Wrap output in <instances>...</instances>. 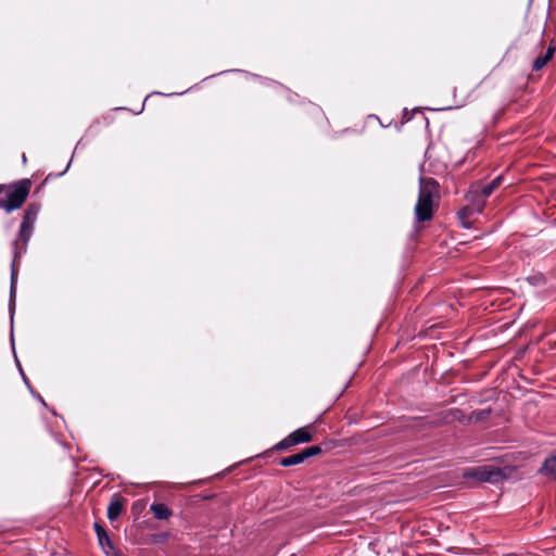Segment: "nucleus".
<instances>
[{"mask_svg": "<svg viewBox=\"0 0 556 556\" xmlns=\"http://www.w3.org/2000/svg\"><path fill=\"white\" fill-rule=\"evenodd\" d=\"M40 211V205L31 203L27 206L24 212V216L21 223L17 239L13 242V261L11 268V287H10V303L9 311L11 315V321H13V315L15 309V283L17 279L16 263L27 250L28 241L31 238L34 226L37 220V216Z\"/></svg>", "mask_w": 556, "mask_h": 556, "instance_id": "obj_1", "label": "nucleus"}, {"mask_svg": "<svg viewBox=\"0 0 556 556\" xmlns=\"http://www.w3.org/2000/svg\"><path fill=\"white\" fill-rule=\"evenodd\" d=\"M439 184L433 178L420 177L419 195L415 206L418 222L429 220L432 217L433 197L438 193Z\"/></svg>", "mask_w": 556, "mask_h": 556, "instance_id": "obj_2", "label": "nucleus"}, {"mask_svg": "<svg viewBox=\"0 0 556 556\" xmlns=\"http://www.w3.org/2000/svg\"><path fill=\"white\" fill-rule=\"evenodd\" d=\"M30 191V181L22 179L18 182L9 186L7 197L0 199V207L7 213L18 210L26 201Z\"/></svg>", "mask_w": 556, "mask_h": 556, "instance_id": "obj_3", "label": "nucleus"}, {"mask_svg": "<svg viewBox=\"0 0 556 556\" xmlns=\"http://www.w3.org/2000/svg\"><path fill=\"white\" fill-rule=\"evenodd\" d=\"M464 477L472 478L479 482L497 483L505 475L501 468L494 465H483L467 470Z\"/></svg>", "mask_w": 556, "mask_h": 556, "instance_id": "obj_4", "label": "nucleus"}, {"mask_svg": "<svg viewBox=\"0 0 556 556\" xmlns=\"http://www.w3.org/2000/svg\"><path fill=\"white\" fill-rule=\"evenodd\" d=\"M313 439L312 433L309 432L307 427H302L290 433V441L293 442L294 445L301 443H308Z\"/></svg>", "mask_w": 556, "mask_h": 556, "instance_id": "obj_5", "label": "nucleus"}, {"mask_svg": "<svg viewBox=\"0 0 556 556\" xmlns=\"http://www.w3.org/2000/svg\"><path fill=\"white\" fill-rule=\"evenodd\" d=\"M554 53H555V47L549 46L543 55H539L533 60L532 70L536 71V72L541 71L547 64V62L553 58Z\"/></svg>", "mask_w": 556, "mask_h": 556, "instance_id": "obj_6", "label": "nucleus"}, {"mask_svg": "<svg viewBox=\"0 0 556 556\" xmlns=\"http://www.w3.org/2000/svg\"><path fill=\"white\" fill-rule=\"evenodd\" d=\"M503 176L500 175L496 178H494L491 182L482 186L479 190L478 188L475 189V192L480 193L483 197V199H485L490 197L494 192V190H496L501 186Z\"/></svg>", "mask_w": 556, "mask_h": 556, "instance_id": "obj_7", "label": "nucleus"}, {"mask_svg": "<svg viewBox=\"0 0 556 556\" xmlns=\"http://www.w3.org/2000/svg\"><path fill=\"white\" fill-rule=\"evenodd\" d=\"M154 517L159 520H166L172 516V510L163 503H153L150 506Z\"/></svg>", "mask_w": 556, "mask_h": 556, "instance_id": "obj_8", "label": "nucleus"}, {"mask_svg": "<svg viewBox=\"0 0 556 556\" xmlns=\"http://www.w3.org/2000/svg\"><path fill=\"white\" fill-rule=\"evenodd\" d=\"M124 509L123 503L121 500L115 498L111 501V503L108 506V518L109 520L113 521L119 517Z\"/></svg>", "mask_w": 556, "mask_h": 556, "instance_id": "obj_9", "label": "nucleus"}, {"mask_svg": "<svg viewBox=\"0 0 556 556\" xmlns=\"http://www.w3.org/2000/svg\"><path fill=\"white\" fill-rule=\"evenodd\" d=\"M94 531L97 533V538H98L99 544L101 545L102 549L103 551L105 549V545L109 548L113 549V544H112L106 531L98 522L94 523Z\"/></svg>", "mask_w": 556, "mask_h": 556, "instance_id": "obj_10", "label": "nucleus"}, {"mask_svg": "<svg viewBox=\"0 0 556 556\" xmlns=\"http://www.w3.org/2000/svg\"><path fill=\"white\" fill-rule=\"evenodd\" d=\"M540 471L556 479V456L547 458Z\"/></svg>", "mask_w": 556, "mask_h": 556, "instance_id": "obj_11", "label": "nucleus"}, {"mask_svg": "<svg viewBox=\"0 0 556 556\" xmlns=\"http://www.w3.org/2000/svg\"><path fill=\"white\" fill-rule=\"evenodd\" d=\"M303 462H304V457L302 455V452H299L296 454L281 458L279 463L282 467H291V466L302 464Z\"/></svg>", "mask_w": 556, "mask_h": 556, "instance_id": "obj_12", "label": "nucleus"}, {"mask_svg": "<svg viewBox=\"0 0 556 556\" xmlns=\"http://www.w3.org/2000/svg\"><path fill=\"white\" fill-rule=\"evenodd\" d=\"M302 455L304 457V460H306L309 457L316 456L321 453V448L318 445L308 446L301 451Z\"/></svg>", "mask_w": 556, "mask_h": 556, "instance_id": "obj_13", "label": "nucleus"}, {"mask_svg": "<svg viewBox=\"0 0 556 556\" xmlns=\"http://www.w3.org/2000/svg\"><path fill=\"white\" fill-rule=\"evenodd\" d=\"M293 442L290 441V434L288 437H286L285 439H282L280 442H278L276 445H275V448L278 450V451H282V450H287L291 446H293Z\"/></svg>", "mask_w": 556, "mask_h": 556, "instance_id": "obj_14", "label": "nucleus"}, {"mask_svg": "<svg viewBox=\"0 0 556 556\" xmlns=\"http://www.w3.org/2000/svg\"><path fill=\"white\" fill-rule=\"evenodd\" d=\"M15 361H16L17 367H18V369H20V372H21V375H22V377H23L24 382L26 383V386H27L28 388H30V384H29V382H28V380H27V378H26V376H25V374H24V371H23V369H22V366H21V364H20V362H18V359H17V357H16V356H15Z\"/></svg>", "mask_w": 556, "mask_h": 556, "instance_id": "obj_15", "label": "nucleus"}, {"mask_svg": "<svg viewBox=\"0 0 556 556\" xmlns=\"http://www.w3.org/2000/svg\"><path fill=\"white\" fill-rule=\"evenodd\" d=\"M469 212H470V208H468V207H464V208H463V210H460V211H459V213H458V214H459V217H460V218H464L465 216H467V215H468V213H469Z\"/></svg>", "mask_w": 556, "mask_h": 556, "instance_id": "obj_16", "label": "nucleus"}, {"mask_svg": "<svg viewBox=\"0 0 556 556\" xmlns=\"http://www.w3.org/2000/svg\"><path fill=\"white\" fill-rule=\"evenodd\" d=\"M112 551H113L112 553L111 552H106L105 549L103 552H104V554L106 556H122V554L119 552H116L114 547H113Z\"/></svg>", "mask_w": 556, "mask_h": 556, "instance_id": "obj_17", "label": "nucleus"}, {"mask_svg": "<svg viewBox=\"0 0 556 556\" xmlns=\"http://www.w3.org/2000/svg\"><path fill=\"white\" fill-rule=\"evenodd\" d=\"M71 162H72V161H70V162H68V164L66 165V168H65L62 173H60V174H59V176H62V175H64V174L67 172V169H68V168H70V166H71Z\"/></svg>", "mask_w": 556, "mask_h": 556, "instance_id": "obj_18", "label": "nucleus"}, {"mask_svg": "<svg viewBox=\"0 0 556 556\" xmlns=\"http://www.w3.org/2000/svg\"><path fill=\"white\" fill-rule=\"evenodd\" d=\"M483 205H484V201H482V203L478 205V207H477L478 213L482 212Z\"/></svg>", "mask_w": 556, "mask_h": 556, "instance_id": "obj_19", "label": "nucleus"}, {"mask_svg": "<svg viewBox=\"0 0 556 556\" xmlns=\"http://www.w3.org/2000/svg\"><path fill=\"white\" fill-rule=\"evenodd\" d=\"M5 189H9V186H5V185H0V192H2L3 190Z\"/></svg>", "mask_w": 556, "mask_h": 556, "instance_id": "obj_20", "label": "nucleus"}, {"mask_svg": "<svg viewBox=\"0 0 556 556\" xmlns=\"http://www.w3.org/2000/svg\"><path fill=\"white\" fill-rule=\"evenodd\" d=\"M36 396L38 399V402H41L43 405H46L43 399L39 394H37Z\"/></svg>", "mask_w": 556, "mask_h": 556, "instance_id": "obj_21", "label": "nucleus"}, {"mask_svg": "<svg viewBox=\"0 0 556 556\" xmlns=\"http://www.w3.org/2000/svg\"><path fill=\"white\" fill-rule=\"evenodd\" d=\"M11 343H12V349H14L13 331L11 332Z\"/></svg>", "mask_w": 556, "mask_h": 556, "instance_id": "obj_22", "label": "nucleus"}, {"mask_svg": "<svg viewBox=\"0 0 556 556\" xmlns=\"http://www.w3.org/2000/svg\"><path fill=\"white\" fill-rule=\"evenodd\" d=\"M27 159H26V155L23 154V162L26 163Z\"/></svg>", "mask_w": 556, "mask_h": 556, "instance_id": "obj_23", "label": "nucleus"}, {"mask_svg": "<svg viewBox=\"0 0 556 556\" xmlns=\"http://www.w3.org/2000/svg\"><path fill=\"white\" fill-rule=\"evenodd\" d=\"M105 551H106V552H111V553L113 552V551H111V548H109L106 545H105Z\"/></svg>", "mask_w": 556, "mask_h": 556, "instance_id": "obj_24", "label": "nucleus"}]
</instances>
